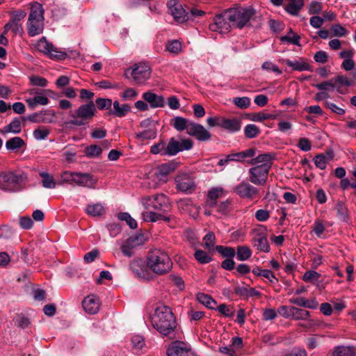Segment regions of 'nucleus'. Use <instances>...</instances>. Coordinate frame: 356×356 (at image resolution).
Segmentation results:
<instances>
[{
	"label": "nucleus",
	"instance_id": "nucleus-53",
	"mask_svg": "<svg viewBox=\"0 0 356 356\" xmlns=\"http://www.w3.org/2000/svg\"><path fill=\"white\" fill-rule=\"evenodd\" d=\"M118 218L120 220L126 221L127 224L132 229L137 227V222L133 218H131V216L128 213H120L118 215Z\"/></svg>",
	"mask_w": 356,
	"mask_h": 356
},
{
	"label": "nucleus",
	"instance_id": "nucleus-63",
	"mask_svg": "<svg viewBox=\"0 0 356 356\" xmlns=\"http://www.w3.org/2000/svg\"><path fill=\"white\" fill-rule=\"evenodd\" d=\"M336 210L338 217L342 220H346L347 218V208L342 202H338L336 205Z\"/></svg>",
	"mask_w": 356,
	"mask_h": 356
},
{
	"label": "nucleus",
	"instance_id": "nucleus-52",
	"mask_svg": "<svg viewBox=\"0 0 356 356\" xmlns=\"http://www.w3.org/2000/svg\"><path fill=\"white\" fill-rule=\"evenodd\" d=\"M195 259L200 264H208L211 261V257L204 251L197 250L194 254Z\"/></svg>",
	"mask_w": 356,
	"mask_h": 356
},
{
	"label": "nucleus",
	"instance_id": "nucleus-28",
	"mask_svg": "<svg viewBox=\"0 0 356 356\" xmlns=\"http://www.w3.org/2000/svg\"><path fill=\"white\" fill-rule=\"evenodd\" d=\"M332 356H356V348L354 346H338L334 348Z\"/></svg>",
	"mask_w": 356,
	"mask_h": 356
},
{
	"label": "nucleus",
	"instance_id": "nucleus-49",
	"mask_svg": "<svg viewBox=\"0 0 356 356\" xmlns=\"http://www.w3.org/2000/svg\"><path fill=\"white\" fill-rule=\"evenodd\" d=\"M14 322L16 326L22 329L28 327L31 323L29 318L22 314H17L14 318Z\"/></svg>",
	"mask_w": 356,
	"mask_h": 356
},
{
	"label": "nucleus",
	"instance_id": "nucleus-61",
	"mask_svg": "<svg viewBox=\"0 0 356 356\" xmlns=\"http://www.w3.org/2000/svg\"><path fill=\"white\" fill-rule=\"evenodd\" d=\"M7 27H10V29L15 33L22 35L24 33L23 27L19 22H15V20H10L7 23Z\"/></svg>",
	"mask_w": 356,
	"mask_h": 356
},
{
	"label": "nucleus",
	"instance_id": "nucleus-1",
	"mask_svg": "<svg viewBox=\"0 0 356 356\" xmlns=\"http://www.w3.org/2000/svg\"><path fill=\"white\" fill-rule=\"evenodd\" d=\"M152 327L162 336L172 338L177 328L176 318L171 309L166 305L157 307L151 316Z\"/></svg>",
	"mask_w": 356,
	"mask_h": 356
},
{
	"label": "nucleus",
	"instance_id": "nucleus-14",
	"mask_svg": "<svg viewBox=\"0 0 356 356\" xmlns=\"http://www.w3.org/2000/svg\"><path fill=\"white\" fill-rule=\"evenodd\" d=\"M234 192L241 198L252 200L259 194V190L246 181H241L234 188Z\"/></svg>",
	"mask_w": 356,
	"mask_h": 356
},
{
	"label": "nucleus",
	"instance_id": "nucleus-19",
	"mask_svg": "<svg viewBox=\"0 0 356 356\" xmlns=\"http://www.w3.org/2000/svg\"><path fill=\"white\" fill-rule=\"evenodd\" d=\"M131 271L138 277L148 279L149 272L147 264L141 259H134L129 264Z\"/></svg>",
	"mask_w": 356,
	"mask_h": 356
},
{
	"label": "nucleus",
	"instance_id": "nucleus-4",
	"mask_svg": "<svg viewBox=\"0 0 356 356\" xmlns=\"http://www.w3.org/2000/svg\"><path fill=\"white\" fill-rule=\"evenodd\" d=\"M227 10L228 12L227 17L230 20L232 28L239 29H242L245 26L256 13L255 10L252 7H238Z\"/></svg>",
	"mask_w": 356,
	"mask_h": 356
},
{
	"label": "nucleus",
	"instance_id": "nucleus-3",
	"mask_svg": "<svg viewBox=\"0 0 356 356\" xmlns=\"http://www.w3.org/2000/svg\"><path fill=\"white\" fill-rule=\"evenodd\" d=\"M97 112L95 105L92 101L81 104L74 112H70V116L72 118L66 124L81 127L88 124Z\"/></svg>",
	"mask_w": 356,
	"mask_h": 356
},
{
	"label": "nucleus",
	"instance_id": "nucleus-9",
	"mask_svg": "<svg viewBox=\"0 0 356 356\" xmlns=\"http://www.w3.org/2000/svg\"><path fill=\"white\" fill-rule=\"evenodd\" d=\"M266 228L261 226L260 228L254 229L252 232V243L259 251L268 252L270 251V245L266 234Z\"/></svg>",
	"mask_w": 356,
	"mask_h": 356
},
{
	"label": "nucleus",
	"instance_id": "nucleus-48",
	"mask_svg": "<svg viewBox=\"0 0 356 356\" xmlns=\"http://www.w3.org/2000/svg\"><path fill=\"white\" fill-rule=\"evenodd\" d=\"M262 341L269 346H275L280 343L282 339L275 334L266 333L263 335Z\"/></svg>",
	"mask_w": 356,
	"mask_h": 356
},
{
	"label": "nucleus",
	"instance_id": "nucleus-37",
	"mask_svg": "<svg viewBox=\"0 0 356 356\" xmlns=\"http://www.w3.org/2000/svg\"><path fill=\"white\" fill-rule=\"evenodd\" d=\"M156 137V130L155 127L149 128L147 129H145L143 131L136 133V138L141 140L154 139Z\"/></svg>",
	"mask_w": 356,
	"mask_h": 356
},
{
	"label": "nucleus",
	"instance_id": "nucleus-24",
	"mask_svg": "<svg viewBox=\"0 0 356 356\" xmlns=\"http://www.w3.org/2000/svg\"><path fill=\"white\" fill-rule=\"evenodd\" d=\"M257 153V149L254 147L249 148L240 152L229 154L232 161L244 162L246 159L253 158Z\"/></svg>",
	"mask_w": 356,
	"mask_h": 356
},
{
	"label": "nucleus",
	"instance_id": "nucleus-55",
	"mask_svg": "<svg viewBox=\"0 0 356 356\" xmlns=\"http://www.w3.org/2000/svg\"><path fill=\"white\" fill-rule=\"evenodd\" d=\"M166 49L172 54H178L181 50V43L177 40L169 41L166 44Z\"/></svg>",
	"mask_w": 356,
	"mask_h": 356
},
{
	"label": "nucleus",
	"instance_id": "nucleus-44",
	"mask_svg": "<svg viewBox=\"0 0 356 356\" xmlns=\"http://www.w3.org/2000/svg\"><path fill=\"white\" fill-rule=\"evenodd\" d=\"M33 249L30 247H23L21 249V258L24 262L31 264L35 261L33 257Z\"/></svg>",
	"mask_w": 356,
	"mask_h": 356
},
{
	"label": "nucleus",
	"instance_id": "nucleus-11",
	"mask_svg": "<svg viewBox=\"0 0 356 356\" xmlns=\"http://www.w3.org/2000/svg\"><path fill=\"white\" fill-rule=\"evenodd\" d=\"M147 201L148 205L155 210L166 213L171 209L168 197L163 193L150 196L147 198Z\"/></svg>",
	"mask_w": 356,
	"mask_h": 356
},
{
	"label": "nucleus",
	"instance_id": "nucleus-40",
	"mask_svg": "<svg viewBox=\"0 0 356 356\" xmlns=\"http://www.w3.org/2000/svg\"><path fill=\"white\" fill-rule=\"evenodd\" d=\"M291 318L295 320H307L309 316V312L307 310L291 307Z\"/></svg>",
	"mask_w": 356,
	"mask_h": 356
},
{
	"label": "nucleus",
	"instance_id": "nucleus-36",
	"mask_svg": "<svg viewBox=\"0 0 356 356\" xmlns=\"http://www.w3.org/2000/svg\"><path fill=\"white\" fill-rule=\"evenodd\" d=\"M24 145L25 143L22 138L15 136L6 141V147L8 150L14 151L21 148Z\"/></svg>",
	"mask_w": 356,
	"mask_h": 356
},
{
	"label": "nucleus",
	"instance_id": "nucleus-58",
	"mask_svg": "<svg viewBox=\"0 0 356 356\" xmlns=\"http://www.w3.org/2000/svg\"><path fill=\"white\" fill-rule=\"evenodd\" d=\"M313 86L320 90L328 91L334 89L336 84L334 83L332 79L321 83L313 84Z\"/></svg>",
	"mask_w": 356,
	"mask_h": 356
},
{
	"label": "nucleus",
	"instance_id": "nucleus-41",
	"mask_svg": "<svg viewBox=\"0 0 356 356\" xmlns=\"http://www.w3.org/2000/svg\"><path fill=\"white\" fill-rule=\"evenodd\" d=\"M198 301L209 309H213V305H216V302L209 295L204 293L197 294Z\"/></svg>",
	"mask_w": 356,
	"mask_h": 356
},
{
	"label": "nucleus",
	"instance_id": "nucleus-56",
	"mask_svg": "<svg viewBox=\"0 0 356 356\" xmlns=\"http://www.w3.org/2000/svg\"><path fill=\"white\" fill-rule=\"evenodd\" d=\"M233 102L237 107L244 109L250 106V99L248 97H237L234 98Z\"/></svg>",
	"mask_w": 356,
	"mask_h": 356
},
{
	"label": "nucleus",
	"instance_id": "nucleus-60",
	"mask_svg": "<svg viewBox=\"0 0 356 356\" xmlns=\"http://www.w3.org/2000/svg\"><path fill=\"white\" fill-rule=\"evenodd\" d=\"M333 82L337 86H350L352 85V81L346 76L343 75H338L332 78Z\"/></svg>",
	"mask_w": 356,
	"mask_h": 356
},
{
	"label": "nucleus",
	"instance_id": "nucleus-23",
	"mask_svg": "<svg viewBox=\"0 0 356 356\" xmlns=\"http://www.w3.org/2000/svg\"><path fill=\"white\" fill-rule=\"evenodd\" d=\"M283 63L288 67H291L293 70L302 72L310 71L312 72V66L305 62L302 58L298 60H291L289 59H284Z\"/></svg>",
	"mask_w": 356,
	"mask_h": 356
},
{
	"label": "nucleus",
	"instance_id": "nucleus-26",
	"mask_svg": "<svg viewBox=\"0 0 356 356\" xmlns=\"http://www.w3.org/2000/svg\"><path fill=\"white\" fill-rule=\"evenodd\" d=\"M288 3L285 6V10L289 14L296 16L304 6V0H286Z\"/></svg>",
	"mask_w": 356,
	"mask_h": 356
},
{
	"label": "nucleus",
	"instance_id": "nucleus-5",
	"mask_svg": "<svg viewBox=\"0 0 356 356\" xmlns=\"http://www.w3.org/2000/svg\"><path fill=\"white\" fill-rule=\"evenodd\" d=\"M24 177L13 171L0 172V188L10 192H17L22 189Z\"/></svg>",
	"mask_w": 356,
	"mask_h": 356
},
{
	"label": "nucleus",
	"instance_id": "nucleus-8",
	"mask_svg": "<svg viewBox=\"0 0 356 356\" xmlns=\"http://www.w3.org/2000/svg\"><path fill=\"white\" fill-rule=\"evenodd\" d=\"M193 147V142L191 139L184 138L180 140L171 138L166 146V152L168 156H174L179 152L189 150Z\"/></svg>",
	"mask_w": 356,
	"mask_h": 356
},
{
	"label": "nucleus",
	"instance_id": "nucleus-34",
	"mask_svg": "<svg viewBox=\"0 0 356 356\" xmlns=\"http://www.w3.org/2000/svg\"><path fill=\"white\" fill-rule=\"evenodd\" d=\"M86 212L93 217L100 216L105 213V209L100 203L88 204L86 209Z\"/></svg>",
	"mask_w": 356,
	"mask_h": 356
},
{
	"label": "nucleus",
	"instance_id": "nucleus-6",
	"mask_svg": "<svg viewBox=\"0 0 356 356\" xmlns=\"http://www.w3.org/2000/svg\"><path fill=\"white\" fill-rule=\"evenodd\" d=\"M227 10L213 17V22L209 24V29L211 31H216L221 34L228 33L232 28L230 20L227 17Z\"/></svg>",
	"mask_w": 356,
	"mask_h": 356
},
{
	"label": "nucleus",
	"instance_id": "nucleus-31",
	"mask_svg": "<svg viewBox=\"0 0 356 356\" xmlns=\"http://www.w3.org/2000/svg\"><path fill=\"white\" fill-rule=\"evenodd\" d=\"M241 123L238 119H227L224 118L221 128L229 132H236L241 129Z\"/></svg>",
	"mask_w": 356,
	"mask_h": 356
},
{
	"label": "nucleus",
	"instance_id": "nucleus-46",
	"mask_svg": "<svg viewBox=\"0 0 356 356\" xmlns=\"http://www.w3.org/2000/svg\"><path fill=\"white\" fill-rule=\"evenodd\" d=\"M216 250L219 252L223 257L234 258L236 255V250L232 247H224L222 245L216 246Z\"/></svg>",
	"mask_w": 356,
	"mask_h": 356
},
{
	"label": "nucleus",
	"instance_id": "nucleus-64",
	"mask_svg": "<svg viewBox=\"0 0 356 356\" xmlns=\"http://www.w3.org/2000/svg\"><path fill=\"white\" fill-rule=\"evenodd\" d=\"M29 79L31 84L33 86L45 87L48 83L45 78L39 76H31Z\"/></svg>",
	"mask_w": 356,
	"mask_h": 356
},
{
	"label": "nucleus",
	"instance_id": "nucleus-35",
	"mask_svg": "<svg viewBox=\"0 0 356 356\" xmlns=\"http://www.w3.org/2000/svg\"><path fill=\"white\" fill-rule=\"evenodd\" d=\"M251 249L246 245H239L236 248V255L238 261L248 260L252 256Z\"/></svg>",
	"mask_w": 356,
	"mask_h": 356
},
{
	"label": "nucleus",
	"instance_id": "nucleus-18",
	"mask_svg": "<svg viewBox=\"0 0 356 356\" xmlns=\"http://www.w3.org/2000/svg\"><path fill=\"white\" fill-rule=\"evenodd\" d=\"M168 356H197L190 349L186 347L184 343L176 341L167 350Z\"/></svg>",
	"mask_w": 356,
	"mask_h": 356
},
{
	"label": "nucleus",
	"instance_id": "nucleus-2",
	"mask_svg": "<svg viewBox=\"0 0 356 356\" xmlns=\"http://www.w3.org/2000/svg\"><path fill=\"white\" fill-rule=\"evenodd\" d=\"M147 264L149 268L157 275L166 274L172 268V262L168 253L159 248H154L148 252Z\"/></svg>",
	"mask_w": 356,
	"mask_h": 356
},
{
	"label": "nucleus",
	"instance_id": "nucleus-15",
	"mask_svg": "<svg viewBox=\"0 0 356 356\" xmlns=\"http://www.w3.org/2000/svg\"><path fill=\"white\" fill-rule=\"evenodd\" d=\"M187 134L196 138L199 141H208L211 134L202 124L192 122L189 124Z\"/></svg>",
	"mask_w": 356,
	"mask_h": 356
},
{
	"label": "nucleus",
	"instance_id": "nucleus-42",
	"mask_svg": "<svg viewBox=\"0 0 356 356\" xmlns=\"http://www.w3.org/2000/svg\"><path fill=\"white\" fill-rule=\"evenodd\" d=\"M31 108H34L36 105H47L49 104V99L44 96H35L33 98H29L26 100Z\"/></svg>",
	"mask_w": 356,
	"mask_h": 356
},
{
	"label": "nucleus",
	"instance_id": "nucleus-50",
	"mask_svg": "<svg viewBox=\"0 0 356 356\" xmlns=\"http://www.w3.org/2000/svg\"><path fill=\"white\" fill-rule=\"evenodd\" d=\"M216 241V236L213 232H209L203 238V245L208 250L213 249Z\"/></svg>",
	"mask_w": 356,
	"mask_h": 356
},
{
	"label": "nucleus",
	"instance_id": "nucleus-47",
	"mask_svg": "<svg viewBox=\"0 0 356 356\" xmlns=\"http://www.w3.org/2000/svg\"><path fill=\"white\" fill-rule=\"evenodd\" d=\"M102 152L101 147L97 145H91L85 149L86 156L89 158L98 157Z\"/></svg>",
	"mask_w": 356,
	"mask_h": 356
},
{
	"label": "nucleus",
	"instance_id": "nucleus-16",
	"mask_svg": "<svg viewBox=\"0 0 356 356\" xmlns=\"http://www.w3.org/2000/svg\"><path fill=\"white\" fill-rule=\"evenodd\" d=\"M177 188L182 192L191 193L195 189V183L188 174H180L175 178Z\"/></svg>",
	"mask_w": 356,
	"mask_h": 356
},
{
	"label": "nucleus",
	"instance_id": "nucleus-33",
	"mask_svg": "<svg viewBox=\"0 0 356 356\" xmlns=\"http://www.w3.org/2000/svg\"><path fill=\"white\" fill-rule=\"evenodd\" d=\"M22 131L21 121L19 118H14L10 124L5 126L1 130L2 134L14 133L19 134Z\"/></svg>",
	"mask_w": 356,
	"mask_h": 356
},
{
	"label": "nucleus",
	"instance_id": "nucleus-29",
	"mask_svg": "<svg viewBox=\"0 0 356 356\" xmlns=\"http://www.w3.org/2000/svg\"><path fill=\"white\" fill-rule=\"evenodd\" d=\"M44 12L42 4L35 2L31 5L28 20H44Z\"/></svg>",
	"mask_w": 356,
	"mask_h": 356
},
{
	"label": "nucleus",
	"instance_id": "nucleus-21",
	"mask_svg": "<svg viewBox=\"0 0 356 356\" xmlns=\"http://www.w3.org/2000/svg\"><path fill=\"white\" fill-rule=\"evenodd\" d=\"M82 306L85 312L90 314H95L98 312L100 307L99 300L93 294L88 296L82 301Z\"/></svg>",
	"mask_w": 356,
	"mask_h": 356
},
{
	"label": "nucleus",
	"instance_id": "nucleus-10",
	"mask_svg": "<svg viewBox=\"0 0 356 356\" xmlns=\"http://www.w3.org/2000/svg\"><path fill=\"white\" fill-rule=\"evenodd\" d=\"M35 48L40 52L47 55L51 59L63 60L67 56L66 52H58L59 54H54L52 53V51L55 49L54 46L52 43L49 42L45 37H42L35 44Z\"/></svg>",
	"mask_w": 356,
	"mask_h": 356
},
{
	"label": "nucleus",
	"instance_id": "nucleus-59",
	"mask_svg": "<svg viewBox=\"0 0 356 356\" xmlns=\"http://www.w3.org/2000/svg\"><path fill=\"white\" fill-rule=\"evenodd\" d=\"M96 104L99 110L110 109L112 106V100L106 98H97Z\"/></svg>",
	"mask_w": 356,
	"mask_h": 356
},
{
	"label": "nucleus",
	"instance_id": "nucleus-38",
	"mask_svg": "<svg viewBox=\"0 0 356 356\" xmlns=\"http://www.w3.org/2000/svg\"><path fill=\"white\" fill-rule=\"evenodd\" d=\"M282 42H286L297 46H300V36L295 33L291 29H289L286 35L282 36L280 38Z\"/></svg>",
	"mask_w": 356,
	"mask_h": 356
},
{
	"label": "nucleus",
	"instance_id": "nucleus-43",
	"mask_svg": "<svg viewBox=\"0 0 356 356\" xmlns=\"http://www.w3.org/2000/svg\"><path fill=\"white\" fill-rule=\"evenodd\" d=\"M40 176L42 178L43 187L46 188H54L56 187V183L53 176L44 172H40Z\"/></svg>",
	"mask_w": 356,
	"mask_h": 356
},
{
	"label": "nucleus",
	"instance_id": "nucleus-32",
	"mask_svg": "<svg viewBox=\"0 0 356 356\" xmlns=\"http://www.w3.org/2000/svg\"><path fill=\"white\" fill-rule=\"evenodd\" d=\"M222 189L221 188H213L209 191L206 204L209 207H213L216 205L218 198L222 195Z\"/></svg>",
	"mask_w": 356,
	"mask_h": 356
},
{
	"label": "nucleus",
	"instance_id": "nucleus-30",
	"mask_svg": "<svg viewBox=\"0 0 356 356\" xmlns=\"http://www.w3.org/2000/svg\"><path fill=\"white\" fill-rule=\"evenodd\" d=\"M191 123H192V121L183 117L177 116L172 120L171 125L178 131H182L186 129V132H188L189 124Z\"/></svg>",
	"mask_w": 356,
	"mask_h": 356
},
{
	"label": "nucleus",
	"instance_id": "nucleus-12",
	"mask_svg": "<svg viewBox=\"0 0 356 356\" xmlns=\"http://www.w3.org/2000/svg\"><path fill=\"white\" fill-rule=\"evenodd\" d=\"M167 5L171 15L177 22L184 23L190 19L189 13L186 11L177 0H170Z\"/></svg>",
	"mask_w": 356,
	"mask_h": 356
},
{
	"label": "nucleus",
	"instance_id": "nucleus-20",
	"mask_svg": "<svg viewBox=\"0 0 356 356\" xmlns=\"http://www.w3.org/2000/svg\"><path fill=\"white\" fill-rule=\"evenodd\" d=\"M251 159H252L249 161L250 165H254L261 163L259 165H267L268 169L270 170L273 162L276 159V154L273 152H267L259 154L257 156H254Z\"/></svg>",
	"mask_w": 356,
	"mask_h": 356
},
{
	"label": "nucleus",
	"instance_id": "nucleus-39",
	"mask_svg": "<svg viewBox=\"0 0 356 356\" xmlns=\"http://www.w3.org/2000/svg\"><path fill=\"white\" fill-rule=\"evenodd\" d=\"M260 134L259 128L254 124H249L244 127V135L246 138L252 139L256 138Z\"/></svg>",
	"mask_w": 356,
	"mask_h": 356
},
{
	"label": "nucleus",
	"instance_id": "nucleus-27",
	"mask_svg": "<svg viewBox=\"0 0 356 356\" xmlns=\"http://www.w3.org/2000/svg\"><path fill=\"white\" fill-rule=\"evenodd\" d=\"M113 110L109 112V114L116 117L122 118L131 111V106L127 104H120L118 101H115L113 104Z\"/></svg>",
	"mask_w": 356,
	"mask_h": 356
},
{
	"label": "nucleus",
	"instance_id": "nucleus-45",
	"mask_svg": "<svg viewBox=\"0 0 356 356\" xmlns=\"http://www.w3.org/2000/svg\"><path fill=\"white\" fill-rule=\"evenodd\" d=\"M175 170V165L174 163H163L159 166L156 175L158 177L167 176Z\"/></svg>",
	"mask_w": 356,
	"mask_h": 356
},
{
	"label": "nucleus",
	"instance_id": "nucleus-22",
	"mask_svg": "<svg viewBox=\"0 0 356 356\" xmlns=\"http://www.w3.org/2000/svg\"><path fill=\"white\" fill-rule=\"evenodd\" d=\"M143 98L145 101L147 102L151 108L163 107L165 106L164 97L161 95H158L151 91L145 92L143 94Z\"/></svg>",
	"mask_w": 356,
	"mask_h": 356
},
{
	"label": "nucleus",
	"instance_id": "nucleus-57",
	"mask_svg": "<svg viewBox=\"0 0 356 356\" xmlns=\"http://www.w3.org/2000/svg\"><path fill=\"white\" fill-rule=\"evenodd\" d=\"M162 214L154 211H145L143 213V220L146 222H156L161 220Z\"/></svg>",
	"mask_w": 356,
	"mask_h": 356
},
{
	"label": "nucleus",
	"instance_id": "nucleus-51",
	"mask_svg": "<svg viewBox=\"0 0 356 356\" xmlns=\"http://www.w3.org/2000/svg\"><path fill=\"white\" fill-rule=\"evenodd\" d=\"M50 134L49 129L40 127L33 132V137L38 140H44Z\"/></svg>",
	"mask_w": 356,
	"mask_h": 356
},
{
	"label": "nucleus",
	"instance_id": "nucleus-62",
	"mask_svg": "<svg viewBox=\"0 0 356 356\" xmlns=\"http://www.w3.org/2000/svg\"><path fill=\"white\" fill-rule=\"evenodd\" d=\"M216 310L226 317H232L234 314L233 309L225 304L218 305Z\"/></svg>",
	"mask_w": 356,
	"mask_h": 356
},
{
	"label": "nucleus",
	"instance_id": "nucleus-17",
	"mask_svg": "<svg viewBox=\"0 0 356 356\" xmlns=\"http://www.w3.org/2000/svg\"><path fill=\"white\" fill-rule=\"evenodd\" d=\"M74 183L88 188H95L97 179L90 173L76 172Z\"/></svg>",
	"mask_w": 356,
	"mask_h": 356
},
{
	"label": "nucleus",
	"instance_id": "nucleus-7",
	"mask_svg": "<svg viewBox=\"0 0 356 356\" xmlns=\"http://www.w3.org/2000/svg\"><path fill=\"white\" fill-rule=\"evenodd\" d=\"M270 170L267 165H256L249 169V181L253 184L262 186L266 183Z\"/></svg>",
	"mask_w": 356,
	"mask_h": 356
},
{
	"label": "nucleus",
	"instance_id": "nucleus-54",
	"mask_svg": "<svg viewBox=\"0 0 356 356\" xmlns=\"http://www.w3.org/2000/svg\"><path fill=\"white\" fill-rule=\"evenodd\" d=\"M330 30L332 31V36L343 37L348 33V31L340 24H333L331 26Z\"/></svg>",
	"mask_w": 356,
	"mask_h": 356
},
{
	"label": "nucleus",
	"instance_id": "nucleus-13",
	"mask_svg": "<svg viewBox=\"0 0 356 356\" xmlns=\"http://www.w3.org/2000/svg\"><path fill=\"white\" fill-rule=\"evenodd\" d=\"M151 75L150 67L146 63H138L134 66L131 76L137 84H143Z\"/></svg>",
	"mask_w": 356,
	"mask_h": 356
},
{
	"label": "nucleus",
	"instance_id": "nucleus-25",
	"mask_svg": "<svg viewBox=\"0 0 356 356\" xmlns=\"http://www.w3.org/2000/svg\"><path fill=\"white\" fill-rule=\"evenodd\" d=\"M44 20H28L27 22V30L29 35L34 37L40 35L43 32L44 29Z\"/></svg>",
	"mask_w": 356,
	"mask_h": 356
}]
</instances>
